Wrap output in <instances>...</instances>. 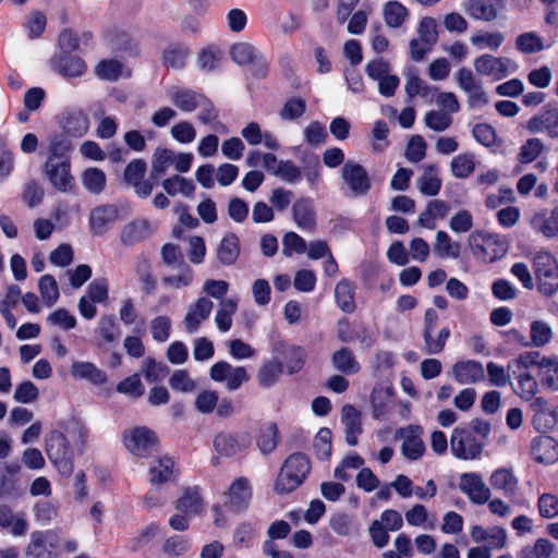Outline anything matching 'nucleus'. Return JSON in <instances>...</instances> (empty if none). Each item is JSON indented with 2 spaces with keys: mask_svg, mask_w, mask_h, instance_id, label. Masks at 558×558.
<instances>
[{
  "mask_svg": "<svg viewBox=\"0 0 558 558\" xmlns=\"http://www.w3.org/2000/svg\"><path fill=\"white\" fill-rule=\"evenodd\" d=\"M489 483L493 488L502 492L506 496L514 495L519 486L517 476L506 468L495 470L489 477Z\"/></svg>",
  "mask_w": 558,
  "mask_h": 558,
  "instance_id": "nucleus-37",
  "label": "nucleus"
},
{
  "mask_svg": "<svg viewBox=\"0 0 558 558\" xmlns=\"http://www.w3.org/2000/svg\"><path fill=\"white\" fill-rule=\"evenodd\" d=\"M204 502L197 487H187L175 502V509L187 517H195L203 510Z\"/></svg>",
  "mask_w": 558,
  "mask_h": 558,
  "instance_id": "nucleus-35",
  "label": "nucleus"
},
{
  "mask_svg": "<svg viewBox=\"0 0 558 558\" xmlns=\"http://www.w3.org/2000/svg\"><path fill=\"white\" fill-rule=\"evenodd\" d=\"M118 219V208L113 205H101L94 208L89 216V227L93 235H102Z\"/></svg>",
  "mask_w": 558,
  "mask_h": 558,
  "instance_id": "nucleus-26",
  "label": "nucleus"
},
{
  "mask_svg": "<svg viewBox=\"0 0 558 558\" xmlns=\"http://www.w3.org/2000/svg\"><path fill=\"white\" fill-rule=\"evenodd\" d=\"M238 310V301L235 299L221 300L215 316L217 328L227 332L232 326V317Z\"/></svg>",
  "mask_w": 558,
  "mask_h": 558,
  "instance_id": "nucleus-45",
  "label": "nucleus"
},
{
  "mask_svg": "<svg viewBox=\"0 0 558 558\" xmlns=\"http://www.w3.org/2000/svg\"><path fill=\"white\" fill-rule=\"evenodd\" d=\"M241 246L239 238L232 233H226L216 248L217 259L223 266L233 265L240 256Z\"/></svg>",
  "mask_w": 558,
  "mask_h": 558,
  "instance_id": "nucleus-33",
  "label": "nucleus"
},
{
  "mask_svg": "<svg viewBox=\"0 0 558 558\" xmlns=\"http://www.w3.org/2000/svg\"><path fill=\"white\" fill-rule=\"evenodd\" d=\"M70 373L73 378L88 380L94 385H102L107 381V375L92 362H74Z\"/></svg>",
  "mask_w": 558,
  "mask_h": 558,
  "instance_id": "nucleus-36",
  "label": "nucleus"
},
{
  "mask_svg": "<svg viewBox=\"0 0 558 558\" xmlns=\"http://www.w3.org/2000/svg\"><path fill=\"white\" fill-rule=\"evenodd\" d=\"M57 545L58 537L53 531H35L31 534V541L26 547L25 555L51 557V553L48 547L56 548Z\"/></svg>",
  "mask_w": 558,
  "mask_h": 558,
  "instance_id": "nucleus-24",
  "label": "nucleus"
},
{
  "mask_svg": "<svg viewBox=\"0 0 558 558\" xmlns=\"http://www.w3.org/2000/svg\"><path fill=\"white\" fill-rule=\"evenodd\" d=\"M515 48L522 53H536L545 49L543 39L534 32L520 34L515 38Z\"/></svg>",
  "mask_w": 558,
  "mask_h": 558,
  "instance_id": "nucleus-57",
  "label": "nucleus"
},
{
  "mask_svg": "<svg viewBox=\"0 0 558 558\" xmlns=\"http://www.w3.org/2000/svg\"><path fill=\"white\" fill-rule=\"evenodd\" d=\"M107 177L101 169L89 167L82 173V184L92 194H100L106 186Z\"/></svg>",
  "mask_w": 558,
  "mask_h": 558,
  "instance_id": "nucleus-46",
  "label": "nucleus"
},
{
  "mask_svg": "<svg viewBox=\"0 0 558 558\" xmlns=\"http://www.w3.org/2000/svg\"><path fill=\"white\" fill-rule=\"evenodd\" d=\"M214 307V303L208 298L202 296L196 300V302L190 306L185 317H184V326L189 333H195L201 324L205 322Z\"/></svg>",
  "mask_w": 558,
  "mask_h": 558,
  "instance_id": "nucleus-22",
  "label": "nucleus"
},
{
  "mask_svg": "<svg viewBox=\"0 0 558 558\" xmlns=\"http://www.w3.org/2000/svg\"><path fill=\"white\" fill-rule=\"evenodd\" d=\"M62 130L69 138H80L88 131V119L82 113L70 114L65 118Z\"/></svg>",
  "mask_w": 558,
  "mask_h": 558,
  "instance_id": "nucleus-50",
  "label": "nucleus"
},
{
  "mask_svg": "<svg viewBox=\"0 0 558 558\" xmlns=\"http://www.w3.org/2000/svg\"><path fill=\"white\" fill-rule=\"evenodd\" d=\"M554 553V544L546 538H538L533 546L523 547L520 558H551Z\"/></svg>",
  "mask_w": 558,
  "mask_h": 558,
  "instance_id": "nucleus-60",
  "label": "nucleus"
},
{
  "mask_svg": "<svg viewBox=\"0 0 558 558\" xmlns=\"http://www.w3.org/2000/svg\"><path fill=\"white\" fill-rule=\"evenodd\" d=\"M531 344L542 348L548 344L553 338V329L544 320H534L530 327Z\"/></svg>",
  "mask_w": 558,
  "mask_h": 558,
  "instance_id": "nucleus-59",
  "label": "nucleus"
},
{
  "mask_svg": "<svg viewBox=\"0 0 558 558\" xmlns=\"http://www.w3.org/2000/svg\"><path fill=\"white\" fill-rule=\"evenodd\" d=\"M531 133H546L551 138H558V108H551L533 117L527 122Z\"/></svg>",
  "mask_w": 558,
  "mask_h": 558,
  "instance_id": "nucleus-25",
  "label": "nucleus"
},
{
  "mask_svg": "<svg viewBox=\"0 0 558 558\" xmlns=\"http://www.w3.org/2000/svg\"><path fill=\"white\" fill-rule=\"evenodd\" d=\"M222 58V51L216 46L203 48L197 53L198 66L207 72L214 71Z\"/></svg>",
  "mask_w": 558,
  "mask_h": 558,
  "instance_id": "nucleus-63",
  "label": "nucleus"
},
{
  "mask_svg": "<svg viewBox=\"0 0 558 558\" xmlns=\"http://www.w3.org/2000/svg\"><path fill=\"white\" fill-rule=\"evenodd\" d=\"M105 46L112 52L125 53L129 57L140 56V45L125 31L112 28L104 35Z\"/></svg>",
  "mask_w": 558,
  "mask_h": 558,
  "instance_id": "nucleus-15",
  "label": "nucleus"
},
{
  "mask_svg": "<svg viewBox=\"0 0 558 558\" xmlns=\"http://www.w3.org/2000/svg\"><path fill=\"white\" fill-rule=\"evenodd\" d=\"M72 149L71 138L63 133L53 135L50 138L47 159L70 160L69 154Z\"/></svg>",
  "mask_w": 558,
  "mask_h": 558,
  "instance_id": "nucleus-48",
  "label": "nucleus"
},
{
  "mask_svg": "<svg viewBox=\"0 0 558 558\" xmlns=\"http://www.w3.org/2000/svg\"><path fill=\"white\" fill-rule=\"evenodd\" d=\"M242 137L252 146L263 144L266 148L278 150L280 144L278 138L270 132H263L259 124L250 122L241 131Z\"/></svg>",
  "mask_w": 558,
  "mask_h": 558,
  "instance_id": "nucleus-31",
  "label": "nucleus"
},
{
  "mask_svg": "<svg viewBox=\"0 0 558 558\" xmlns=\"http://www.w3.org/2000/svg\"><path fill=\"white\" fill-rule=\"evenodd\" d=\"M44 173L51 186L59 192L70 193L75 186L70 160L47 159L44 163Z\"/></svg>",
  "mask_w": 558,
  "mask_h": 558,
  "instance_id": "nucleus-8",
  "label": "nucleus"
},
{
  "mask_svg": "<svg viewBox=\"0 0 558 558\" xmlns=\"http://www.w3.org/2000/svg\"><path fill=\"white\" fill-rule=\"evenodd\" d=\"M466 244L472 255L484 263H493L506 255L507 243L497 234L475 230L468 236Z\"/></svg>",
  "mask_w": 558,
  "mask_h": 558,
  "instance_id": "nucleus-2",
  "label": "nucleus"
},
{
  "mask_svg": "<svg viewBox=\"0 0 558 558\" xmlns=\"http://www.w3.org/2000/svg\"><path fill=\"white\" fill-rule=\"evenodd\" d=\"M531 454L536 462L554 463L558 460V445L549 436H538L532 441Z\"/></svg>",
  "mask_w": 558,
  "mask_h": 558,
  "instance_id": "nucleus-29",
  "label": "nucleus"
},
{
  "mask_svg": "<svg viewBox=\"0 0 558 558\" xmlns=\"http://www.w3.org/2000/svg\"><path fill=\"white\" fill-rule=\"evenodd\" d=\"M94 73L99 80L107 82H117L132 76V70L114 58L98 61L94 68Z\"/></svg>",
  "mask_w": 558,
  "mask_h": 558,
  "instance_id": "nucleus-20",
  "label": "nucleus"
},
{
  "mask_svg": "<svg viewBox=\"0 0 558 558\" xmlns=\"http://www.w3.org/2000/svg\"><path fill=\"white\" fill-rule=\"evenodd\" d=\"M474 70L477 74L489 76L495 81H500L517 71L518 65L507 57H495L484 53L473 61Z\"/></svg>",
  "mask_w": 558,
  "mask_h": 558,
  "instance_id": "nucleus-7",
  "label": "nucleus"
},
{
  "mask_svg": "<svg viewBox=\"0 0 558 558\" xmlns=\"http://www.w3.org/2000/svg\"><path fill=\"white\" fill-rule=\"evenodd\" d=\"M258 53L255 46L245 41L235 43L230 48L231 59L240 65L248 64Z\"/></svg>",
  "mask_w": 558,
  "mask_h": 558,
  "instance_id": "nucleus-58",
  "label": "nucleus"
},
{
  "mask_svg": "<svg viewBox=\"0 0 558 558\" xmlns=\"http://www.w3.org/2000/svg\"><path fill=\"white\" fill-rule=\"evenodd\" d=\"M383 16L388 27L399 28L407 21L409 11L399 1H389L383 8Z\"/></svg>",
  "mask_w": 558,
  "mask_h": 558,
  "instance_id": "nucleus-44",
  "label": "nucleus"
},
{
  "mask_svg": "<svg viewBox=\"0 0 558 558\" xmlns=\"http://www.w3.org/2000/svg\"><path fill=\"white\" fill-rule=\"evenodd\" d=\"M417 189L424 196H435L441 189V179L435 165L424 167L422 175L417 179Z\"/></svg>",
  "mask_w": 558,
  "mask_h": 558,
  "instance_id": "nucleus-40",
  "label": "nucleus"
},
{
  "mask_svg": "<svg viewBox=\"0 0 558 558\" xmlns=\"http://www.w3.org/2000/svg\"><path fill=\"white\" fill-rule=\"evenodd\" d=\"M331 364L336 371L345 375H354L361 369L353 351L345 347L332 353Z\"/></svg>",
  "mask_w": 558,
  "mask_h": 558,
  "instance_id": "nucleus-38",
  "label": "nucleus"
},
{
  "mask_svg": "<svg viewBox=\"0 0 558 558\" xmlns=\"http://www.w3.org/2000/svg\"><path fill=\"white\" fill-rule=\"evenodd\" d=\"M162 187L170 196L182 194L191 196L195 191V185L191 180H187L179 174L162 181Z\"/></svg>",
  "mask_w": 558,
  "mask_h": 558,
  "instance_id": "nucleus-53",
  "label": "nucleus"
},
{
  "mask_svg": "<svg viewBox=\"0 0 558 558\" xmlns=\"http://www.w3.org/2000/svg\"><path fill=\"white\" fill-rule=\"evenodd\" d=\"M0 527L19 537L26 534L28 522L23 513H15L8 505H0Z\"/></svg>",
  "mask_w": 558,
  "mask_h": 558,
  "instance_id": "nucleus-30",
  "label": "nucleus"
},
{
  "mask_svg": "<svg viewBox=\"0 0 558 558\" xmlns=\"http://www.w3.org/2000/svg\"><path fill=\"white\" fill-rule=\"evenodd\" d=\"M341 423L344 425L347 444L355 446L362 433L361 413L353 405L345 404L341 411Z\"/></svg>",
  "mask_w": 558,
  "mask_h": 558,
  "instance_id": "nucleus-34",
  "label": "nucleus"
},
{
  "mask_svg": "<svg viewBox=\"0 0 558 558\" xmlns=\"http://www.w3.org/2000/svg\"><path fill=\"white\" fill-rule=\"evenodd\" d=\"M451 375L457 383L469 385L484 379L485 373L481 362L468 360L453 364Z\"/></svg>",
  "mask_w": 558,
  "mask_h": 558,
  "instance_id": "nucleus-23",
  "label": "nucleus"
},
{
  "mask_svg": "<svg viewBox=\"0 0 558 558\" xmlns=\"http://www.w3.org/2000/svg\"><path fill=\"white\" fill-rule=\"evenodd\" d=\"M404 90L409 98V101H411L417 95L422 97H427L433 92H436V88L429 86L414 71H410L407 76Z\"/></svg>",
  "mask_w": 558,
  "mask_h": 558,
  "instance_id": "nucleus-52",
  "label": "nucleus"
},
{
  "mask_svg": "<svg viewBox=\"0 0 558 558\" xmlns=\"http://www.w3.org/2000/svg\"><path fill=\"white\" fill-rule=\"evenodd\" d=\"M538 367L543 374V383L554 390H558V359L542 357Z\"/></svg>",
  "mask_w": 558,
  "mask_h": 558,
  "instance_id": "nucleus-61",
  "label": "nucleus"
},
{
  "mask_svg": "<svg viewBox=\"0 0 558 558\" xmlns=\"http://www.w3.org/2000/svg\"><path fill=\"white\" fill-rule=\"evenodd\" d=\"M533 268L537 281V290L545 296L558 291V263L548 252H537L533 257Z\"/></svg>",
  "mask_w": 558,
  "mask_h": 558,
  "instance_id": "nucleus-4",
  "label": "nucleus"
},
{
  "mask_svg": "<svg viewBox=\"0 0 558 558\" xmlns=\"http://www.w3.org/2000/svg\"><path fill=\"white\" fill-rule=\"evenodd\" d=\"M501 0H469L464 11L475 20L492 22L498 17Z\"/></svg>",
  "mask_w": 558,
  "mask_h": 558,
  "instance_id": "nucleus-28",
  "label": "nucleus"
},
{
  "mask_svg": "<svg viewBox=\"0 0 558 558\" xmlns=\"http://www.w3.org/2000/svg\"><path fill=\"white\" fill-rule=\"evenodd\" d=\"M470 41L477 49H490L496 51L505 41V36L500 32L480 31L470 37Z\"/></svg>",
  "mask_w": 558,
  "mask_h": 558,
  "instance_id": "nucleus-47",
  "label": "nucleus"
},
{
  "mask_svg": "<svg viewBox=\"0 0 558 558\" xmlns=\"http://www.w3.org/2000/svg\"><path fill=\"white\" fill-rule=\"evenodd\" d=\"M461 245L451 240L450 235L442 230L437 231L434 242V252L440 258L457 259L460 256Z\"/></svg>",
  "mask_w": 558,
  "mask_h": 558,
  "instance_id": "nucleus-42",
  "label": "nucleus"
},
{
  "mask_svg": "<svg viewBox=\"0 0 558 558\" xmlns=\"http://www.w3.org/2000/svg\"><path fill=\"white\" fill-rule=\"evenodd\" d=\"M52 69L63 77H81L87 71L86 62L78 56L60 53L51 61Z\"/></svg>",
  "mask_w": 558,
  "mask_h": 558,
  "instance_id": "nucleus-18",
  "label": "nucleus"
},
{
  "mask_svg": "<svg viewBox=\"0 0 558 558\" xmlns=\"http://www.w3.org/2000/svg\"><path fill=\"white\" fill-rule=\"evenodd\" d=\"M449 337L450 329L448 327H444L437 335L435 331L423 330L424 352L430 355L440 353Z\"/></svg>",
  "mask_w": 558,
  "mask_h": 558,
  "instance_id": "nucleus-49",
  "label": "nucleus"
},
{
  "mask_svg": "<svg viewBox=\"0 0 558 558\" xmlns=\"http://www.w3.org/2000/svg\"><path fill=\"white\" fill-rule=\"evenodd\" d=\"M293 219L299 228L313 230L315 227V214L311 203L306 199H300L292 207Z\"/></svg>",
  "mask_w": 558,
  "mask_h": 558,
  "instance_id": "nucleus-43",
  "label": "nucleus"
},
{
  "mask_svg": "<svg viewBox=\"0 0 558 558\" xmlns=\"http://www.w3.org/2000/svg\"><path fill=\"white\" fill-rule=\"evenodd\" d=\"M45 451L58 472L65 477L73 473V452L68 438L58 430H51L45 439Z\"/></svg>",
  "mask_w": 558,
  "mask_h": 558,
  "instance_id": "nucleus-3",
  "label": "nucleus"
},
{
  "mask_svg": "<svg viewBox=\"0 0 558 558\" xmlns=\"http://www.w3.org/2000/svg\"><path fill=\"white\" fill-rule=\"evenodd\" d=\"M251 444L252 437L247 432H221L214 439L216 452L226 458H232L245 452Z\"/></svg>",
  "mask_w": 558,
  "mask_h": 558,
  "instance_id": "nucleus-10",
  "label": "nucleus"
},
{
  "mask_svg": "<svg viewBox=\"0 0 558 558\" xmlns=\"http://www.w3.org/2000/svg\"><path fill=\"white\" fill-rule=\"evenodd\" d=\"M171 101L184 112H192L204 101L203 96L192 90H179L172 94Z\"/></svg>",
  "mask_w": 558,
  "mask_h": 558,
  "instance_id": "nucleus-54",
  "label": "nucleus"
},
{
  "mask_svg": "<svg viewBox=\"0 0 558 558\" xmlns=\"http://www.w3.org/2000/svg\"><path fill=\"white\" fill-rule=\"evenodd\" d=\"M179 474L177 463L169 456H161L150 461L148 468L149 482L154 487H159L173 482Z\"/></svg>",
  "mask_w": 558,
  "mask_h": 558,
  "instance_id": "nucleus-13",
  "label": "nucleus"
},
{
  "mask_svg": "<svg viewBox=\"0 0 558 558\" xmlns=\"http://www.w3.org/2000/svg\"><path fill=\"white\" fill-rule=\"evenodd\" d=\"M155 230V225L147 219H136L125 225L121 231V242L126 246L135 245L148 239Z\"/></svg>",
  "mask_w": 558,
  "mask_h": 558,
  "instance_id": "nucleus-21",
  "label": "nucleus"
},
{
  "mask_svg": "<svg viewBox=\"0 0 558 558\" xmlns=\"http://www.w3.org/2000/svg\"><path fill=\"white\" fill-rule=\"evenodd\" d=\"M123 442L132 454L146 457L157 450L159 441L154 430L145 426H137L123 433Z\"/></svg>",
  "mask_w": 558,
  "mask_h": 558,
  "instance_id": "nucleus-5",
  "label": "nucleus"
},
{
  "mask_svg": "<svg viewBox=\"0 0 558 558\" xmlns=\"http://www.w3.org/2000/svg\"><path fill=\"white\" fill-rule=\"evenodd\" d=\"M459 488L473 504L477 505L487 502L492 495L482 476L476 473H463L459 480Z\"/></svg>",
  "mask_w": 558,
  "mask_h": 558,
  "instance_id": "nucleus-16",
  "label": "nucleus"
},
{
  "mask_svg": "<svg viewBox=\"0 0 558 558\" xmlns=\"http://www.w3.org/2000/svg\"><path fill=\"white\" fill-rule=\"evenodd\" d=\"M134 274L145 295H153L158 288V280L155 276L149 258L143 254L134 259Z\"/></svg>",
  "mask_w": 558,
  "mask_h": 558,
  "instance_id": "nucleus-19",
  "label": "nucleus"
},
{
  "mask_svg": "<svg viewBox=\"0 0 558 558\" xmlns=\"http://www.w3.org/2000/svg\"><path fill=\"white\" fill-rule=\"evenodd\" d=\"M311 471L310 459L301 452L290 454L277 477L275 489L279 494L291 493L306 478Z\"/></svg>",
  "mask_w": 558,
  "mask_h": 558,
  "instance_id": "nucleus-1",
  "label": "nucleus"
},
{
  "mask_svg": "<svg viewBox=\"0 0 558 558\" xmlns=\"http://www.w3.org/2000/svg\"><path fill=\"white\" fill-rule=\"evenodd\" d=\"M280 440L279 428L275 422H268L260 426L256 445L263 454L272 452Z\"/></svg>",
  "mask_w": 558,
  "mask_h": 558,
  "instance_id": "nucleus-39",
  "label": "nucleus"
},
{
  "mask_svg": "<svg viewBox=\"0 0 558 558\" xmlns=\"http://www.w3.org/2000/svg\"><path fill=\"white\" fill-rule=\"evenodd\" d=\"M450 450L461 460H475L481 457L483 446L466 428L456 427L450 437Z\"/></svg>",
  "mask_w": 558,
  "mask_h": 558,
  "instance_id": "nucleus-9",
  "label": "nucleus"
},
{
  "mask_svg": "<svg viewBox=\"0 0 558 558\" xmlns=\"http://www.w3.org/2000/svg\"><path fill=\"white\" fill-rule=\"evenodd\" d=\"M282 373V363L279 361H270L265 363L257 375L258 384L262 387H271Z\"/></svg>",
  "mask_w": 558,
  "mask_h": 558,
  "instance_id": "nucleus-64",
  "label": "nucleus"
},
{
  "mask_svg": "<svg viewBox=\"0 0 558 558\" xmlns=\"http://www.w3.org/2000/svg\"><path fill=\"white\" fill-rule=\"evenodd\" d=\"M454 78L459 88L466 94L470 108L481 109L489 104V97L484 90L482 82L475 77L470 69H459L454 74Z\"/></svg>",
  "mask_w": 558,
  "mask_h": 558,
  "instance_id": "nucleus-6",
  "label": "nucleus"
},
{
  "mask_svg": "<svg viewBox=\"0 0 558 558\" xmlns=\"http://www.w3.org/2000/svg\"><path fill=\"white\" fill-rule=\"evenodd\" d=\"M191 56L189 46L182 41L167 44L160 53V61L163 68L182 70L186 66Z\"/></svg>",
  "mask_w": 558,
  "mask_h": 558,
  "instance_id": "nucleus-17",
  "label": "nucleus"
},
{
  "mask_svg": "<svg viewBox=\"0 0 558 558\" xmlns=\"http://www.w3.org/2000/svg\"><path fill=\"white\" fill-rule=\"evenodd\" d=\"M226 506L235 512L242 511L248 507L253 496L251 481L245 476L235 478L226 493Z\"/></svg>",
  "mask_w": 558,
  "mask_h": 558,
  "instance_id": "nucleus-14",
  "label": "nucleus"
},
{
  "mask_svg": "<svg viewBox=\"0 0 558 558\" xmlns=\"http://www.w3.org/2000/svg\"><path fill=\"white\" fill-rule=\"evenodd\" d=\"M403 438L401 447L402 453L410 460H417L425 451V445L422 440V429L417 426H408L400 429Z\"/></svg>",
  "mask_w": 558,
  "mask_h": 558,
  "instance_id": "nucleus-27",
  "label": "nucleus"
},
{
  "mask_svg": "<svg viewBox=\"0 0 558 558\" xmlns=\"http://www.w3.org/2000/svg\"><path fill=\"white\" fill-rule=\"evenodd\" d=\"M531 227L548 239L558 235V206L550 211L535 213L531 218Z\"/></svg>",
  "mask_w": 558,
  "mask_h": 558,
  "instance_id": "nucleus-32",
  "label": "nucleus"
},
{
  "mask_svg": "<svg viewBox=\"0 0 558 558\" xmlns=\"http://www.w3.org/2000/svg\"><path fill=\"white\" fill-rule=\"evenodd\" d=\"M97 332L101 339L107 343H112L121 337V329L111 314L102 315L97 324Z\"/></svg>",
  "mask_w": 558,
  "mask_h": 558,
  "instance_id": "nucleus-51",
  "label": "nucleus"
},
{
  "mask_svg": "<svg viewBox=\"0 0 558 558\" xmlns=\"http://www.w3.org/2000/svg\"><path fill=\"white\" fill-rule=\"evenodd\" d=\"M210 378L216 383H223L229 391L238 390L250 376L243 366H233L226 361L215 363L209 369Z\"/></svg>",
  "mask_w": 558,
  "mask_h": 558,
  "instance_id": "nucleus-11",
  "label": "nucleus"
},
{
  "mask_svg": "<svg viewBox=\"0 0 558 558\" xmlns=\"http://www.w3.org/2000/svg\"><path fill=\"white\" fill-rule=\"evenodd\" d=\"M194 281L193 269L189 265L181 266L179 274L163 276L161 282L169 289L180 290L190 287Z\"/></svg>",
  "mask_w": 558,
  "mask_h": 558,
  "instance_id": "nucleus-56",
  "label": "nucleus"
},
{
  "mask_svg": "<svg viewBox=\"0 0 558 558\" xmlns=\"http://www.w3.org/2000/svg\"><path fill=\"white\" fill-rule=\"evenodd\" d=\"M354 291L355 286L348 279H342L336 284V303L344 313H353L355 311Z\"/></svg>",
  "mask_w": 558,
  "mask_h": 558,
  "instance_id": "nucleus-41",
  "label": "nucleus"
},
{
  "mask_svg": "<svg viewBox=\"0 0 558 558\" xmlns=\"http://www.w3.org/2000/svg\"><path fill=\"white\" fill-rule=\"evenodd\" d=\"M451 173L458 179L469 178L475 170L474 156L469 153L460 154L450 162Z\"/></svg>",
  "mask_w": 558,
  "mask_h": 558,
  "instance_id": "nucleus-55",
  "label": "nucleus"
},
{
  "mask_svg": "<svg viewBox=\"0 0 558 558\" xmlns=\"http://www.w3.org/2000/svg\"><path fill=\"white\" fill-rule=\"evenodd\" d=\"M341 178L349 186L353 196L365 195L372 187L371 178L366 169L352 160L347 161L342 167Z\"/></svg>",
  "mask_w": 558,
  "mask_h": 558,
  "instance_id": "nucleus-12",
  "label": "nucleus"
},
{
  "mask_svg": "<svg viewBox=\"0 0 558 558\" xmlns=\"http://www.w3.org/2000/svg\"><path fill=\"white\" fill-rule=\"evenodd\" d=\"M38 290L47 306H52L59 299V287L51 275H44L39 279Z\"/></svg>",
  "mask_w": 558,
  "mask_h": 558,
  "instance_id": "nucleus-62",
  "label": "nucleus"
}]
</instances>
